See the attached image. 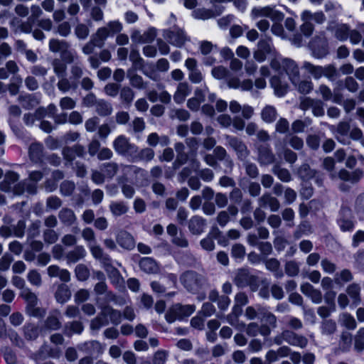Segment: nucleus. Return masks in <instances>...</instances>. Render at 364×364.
Masks as SVG:
<instances>
[{"mask_svg": "<svg viewBox=\"0 0 364 364\" xmlns=\"http://www.w3.org/2000/svg\"><path fill=\"white\" fill-rule=\"evenodd\" d=\"M116 153L124 156H133L137 152L138 147L130 141L129 138L121 134L117 136L112 142Z\"/></svg>", "mask_w": 364, "mask_h": 364, "instance_id": "f257e3e1", "label": "nucleus"}, {"mask_svg": "<svg viewBox=\"0 0 364 364\" xmlns=\"http://www.w3.org/2000/svg\"><path fill=\"white\" fill-rule=\"evenodd\" d=\"M181 282L190 292H197L205 282L204 277L193 271H187L181 274Z\"/></svg>", "mask_w": 364, "mask_h": 364, "instance_id": "f03ea898", "label": "nucleus"}, {"mask_svg": "<svg viewBox=\"0 0 364 364\" xmlns=\"http://www.w3.org/2000/svg\"><path fill=\"white\" fill-rule=\"evenodd\" d=\"M270 65L273 70L281 73L284 72L288 75L289 80L293 84L294 83L296 64L293 60L284 58H275L271 61Z\"/></svg>", "mask_w": 364, "mask_h": 364, "instance_id": "7ed1b4c3", "label": "nucleus"}, {"mask_svg": "<svg viewBox=\"0 0 364 364\" xmlns=\"http://www.w3.org/2000/svg\"><path fill=\"white\" fill-rule=\"evenodd\" d=\"M336 292L328 291L324 294V301L327 306H321L317 309L318 315L323 319H328L331 313L336 311Z\"/></svg>", "mask_w": 364, "mask_h": 364, "instance_id": "20e7f679", "label": "nucleus"}, {"mask_svg": "<svg viewBox=\"0 0 364 364\" xmlns=\"http://www.w3.org/2000/svg\"><path fill=\"white\" fill-rule=\"evenodd\" d=\"M251 16L255 19L267 17L271 18L272 21H280L283 17L280 12L275 10L274 7L269 6L253 8L251 11Z\"/></svg>", "mask_w": 364, "mask_h": 364, "instance_id": "39448f33", "label": "nucleus"}, {"mask_svg": "<svg viewBox=\"0 0 364 364\" xmlns=\"http://www.w3.org/2000/svg\"><path fill=\"white\" fill-rule=\"evenodd\" d=\"M20 296L27 302L28 312L30 315L33 316H41V309L34 308L38 303V298L35 293L27 287L21 290Z\"/></svg>", "mask_w": 364, "mask_h": 364, "instance_id": "423d86ee", "label": "nucleus"}, {"mask_svg": "<svg viewBox=\"0 0 364 364\" xmlns=\"http://www.w3.org/2000/svg\"><path fill=\"white\" fill-rule=\"evenodd\" d=\"M235 282L238 287L250 286L252 290L257 287V277L250 274L247 269H240L235 278Z\"/></svg>", "mask_w": 364, "mask_h": 364, "instance_id": "0eeeda50", "label": "nucleus"}, {"mask_svg": "<svg viewBox=\"0 0 364 364\" xmlns=\"http://www.w3.org/2000/svg\"><path fill=\"white\" fill-rule=\"evenodd\" d=\"M164 38L173 46L181 47L184 45L188 38L184 31L178 28H174L172 30L165 32Z\"/></svg>", "mask_w": 364, "mask_h": 364, "instance_id": "6e6552de", "label": "nucleus"}, {"mask_svg": "<svg viewBox=\"0 0 364 364\" xmlns=\"http://www.w3.org/2000/svg\"><path fill=\"white\" fill-rule=\"evenodd\" d=\"M341 230L343 232H350L354 228V223L352 220V213L349 208L342 207L340 210V218L338 220Z\"/></svg>", "mask_w": 364, "mask_h": 364, "instance_id": "1a4fd4ad", "label": "nucleus"}, {"mask_svg": "<svg viewBox=\"0 0 364 364\" xmlns=\"http://www.w3.org/2000/svg\"><path fill=\"white\" fill-rule=\"evenodd\" d=\"M116 242L123 249L133 250L136 242L131 233L124 230H119L116 234Z\"/></svg>", "mask_w": 364, "mask_h": 364, "instance_id": "9d476101", "label": "nucleus"}, {"mask_svg": "<svg viewBox=\"0 0 364 364\" xmlns=\"http://www.w3.org/2000/svg\"><path fill=\"white\" fill-rule=\"evenodd\" d=\"M226 139L228 145L237 152L240 159H243L248 156L247 148L241 139L230 136H227Z\"/></svg>", "mask_w": 364, "mask_h": 364, "instance_id": "9b49d317", "label": "nucleus"}, {"mask_svg": "<svg viewBox=\"0 0 364 364\" xmlns=\"http://www.w3.org/2000/svg\"><path fill=\"white\" fill-rule=\"evenodd\" d=\"M301 291L307 297L310 298L312 302L320 304L323 299V295L320 290L315 289L309 283H304L301 285Z\"/></svg>", "mask_w": 364, "mask_h": 364, "instance_id": "f8f14e48", "label": "nucleus"}, {"mask_svg": "<svg viewBox=\"0 0 364 364\" xmlns=\"http://www.w3.org/2000/svg\"><path fill=\"white\" fill-rule=\"evenodd\" d=\"M206 221L200 216H193L188 221V229L193 235H200L205 229Z\"/></svg>", "mask_w": 364, "mask_h": 364, "instance_id": "ddd939ff", "label": "nucleus"}, {"mask_svg": "<svg viewBox=\"0 0 364 364\" xmlns=\"http://www.w3.org/2000/svg\"><path fill=\"white\" fill-rule=\"evenodd\" d=\"M238 213V209L235 205H230L226 210L219 212L216 220L220 226L225 227L230 220V216H236Z\"/></svg>", "mask_w": 364, "mask_h": 364, "instance_id": "4468645a", "label": "nucleus"}, {"mask_svg": "<svg viewBox=\"0 0 364 364\" xmlns=\"http://www.w3.org/2000/svg\"><path fill=\"white\" fill-rule=\"evenodd\" d=\"M50 277H58L62 282H68L70 280V273L65 269H61L58 265H50L47 268Z\"/></svg>", "mask_w": 364, "mask_h": 364, "instance_id": "2eb2a0df", "label": "nucleus"}, {"mask_svg": "<svg viewBox=\"0 0 364 364\" xmlns=\"http://www.w3.org/2000/svg\"><path fill=\"white\" fill-rule=\"evenodd\" d=\"M191 92V89L187 82H180L173 95V100L177 104L183 103Z\"/></svg>", "mask_w": 364, "mask_h": 364, "instance_id": "dca6fc26", "label": "nucleus"}, {"mask_svg": "<svg viewBox=\"0 0 364 364\" xmlns=\"http://www.w3.org/2000/svg\"><path fill=\"white\" fill-rule=\"evenodd\" d=\"M79 348L90 355H100L103 352V346L97 341L85 342L82 343Z\"/></svg>", "mask_w": 364, "mask_h": 364, "instance_id": "f3484780", "label": "nucleus"}, {"mask_svg": "<svg viewBox=\"0 0 364 364\" xmlns=\"http://www.w3.org/2000/svg\"><path fill=\"white\" fill-rule=\"evenodd\" d=\"M270 84L274 90V93L279 97L284 96L289 90L287 83L283 82L279 77H272L270 80Z\"/></svg>", "mask_w": 364, "mask_h": 364, "instance_id": "a211bd4d", "label": "nucleus"}, {"mask_svg": "<svg viewBox=\"0 0 364 364\" xmlns=\"http://www.w3.org/2000/svg\"><path fill=\"white\" fill-rule=\"evenodd\" d=\"M139 267L142 271L148 274H156L159 271L158 264L151 257L142 258L139 262Z\"/></svg>", "mask_w": 364, "mask_h": 364, "instance_id": "6ab92c4d", "label": "nucleus"}, {"mask_svg": "<svg viewBox=\"0 0 364 364\" xmlns=\"http://www.w3.org/2000/svg\"><path fill=\"white\" fill-rule=\"evenodd\" d=\"M109 209L112 216L117 218L128 213L129 208L124 201H112L109 205Z\"/></svg>", "mask_w": 364, "mask_h": 364, "instance_id": "aec40b11", "label": "nucleus"}, {"mask_svg": "<svg viewBox=\"0 0 364 364\" xmlns=\"http://www.w3.org/2000/svg\"><path fill=\"white\" fill-rule=\"evenodd\" d=\"M146 143L151 147H155L158 144L166 146L169 144L170 139L166 135L159 136L157 133L153 132L147 136Z\"/></svg>", "mask_w": 364, "mask_h": 364, "instance_id": "412c9836", "label": "nucleus"}, {"mask_svg": "<svg viewBox=\"0 0 364 364\" xmlns=\"http://www.w3.org/2000/svg\"><path fill=\"white\" fill-rule=\"evenodd\" d=\"M71 297V291L68 285L65 284H58L55 293V298L60 304H65Z\"/></svg>", "mask_w": 364, "mask_h": 364, "instance_id": "4be33fe9", "label": "nucleus"}, {"mask_svg": "<svg viewBox=\"0 0 364 364\" xmlns=\"http://www.w3.org/2000/svg\"><path fill=\"white\" fill-rule=\"evenodd\" d=\"M205 101V93L202 90H196L194 97L190 98L187 102V107L192 111H198L200 104Z\"/></svg>", "mask_w": 364, "mask_h": 364, "instance_id": "5701e85b", "label": "nucleus"}, {"mask_svg": "<svg viewBox=\"0 0 364 364\" xmlns=\"http://www.w3.org/2000/svg\"><path fill=\"white\" fill-rule=\"evenodd\" d=\"M86 250L82 246H76L73 250L69 251L66 255L68 263H76L86 256Z\"/></svg>", "mask_w": 364, "mask_h": 364, "instance_id": "b1692460", "label": "nucleus"}, {"mask_svg": "<svg viewBox=\"0 0 364 364\" xmlns=\"http://www.w3.org/2000/svg\"><path fill=\"white\" fill-rule=\"evenodd\" d=\"M102 308V314L109 318L112 323L118 325L122 321V314L119 311L114 309L112 306L107 305Z\"/></svg>", "mask_w": 364, "mask_h": 364, "instance_id": "393cba45", "label": "nucleus"}, {"mask_svg": "<svg viewBox=\"0 0 364 364\" xmlns=\"http://www.w3.org/2000/svg\"><path fill=\"white\" fill-rule=\"evenodd\" d=\"M11 25L14 26L15 32L30 33L32 31L33 21L28 18L26 21H21L14 18L11 21Z\"/></svg>", "mask_w": 364, "mask_h": 364, "instance_id": "a878e982", "label": "nucleus"}, {"mask_svg": "<svg viewBox=\"0 0 364 364\" xmlns=\"http://www.w3.org/2000/svg\"><path fill=\"white\" fill-rule=\"evenodd\" d=\"M58 218L60 222L66 226L72 225L76 220V216L73 210L67 208L60 210Z\"/></svg>", "mask_w": 364, "mask_h": 364, "instance_id": "bb28decb", "label": "nucleus"}, {"mask_svg": "<svg viewBox=\"0 0 364 364\" xmlns=\"http://www.w3.org/2000/svg\"><path fill=\"white\" fill-rule=\"evenodd\" d=\"M155 156L154 151L151 147H145L132 156L133 161H143L146 162L151 161Z\"/></svg>", "mask_w": 364, "mask_h": 364, "instance_id": "cd10ccee", "label": "nucleus"}, {"mask_svg": "<svg viewBox=\"0 0 364 364\" xmlns=\"http://www.w3.org/2000/svg\"><path fill=\"white\" fill-rule=\"evenodd\" d=\"M259 204L261 207L269 206L272 211H277L279 208V202L269 194H264L259 199Z\"/></svg>", "mask_w": 364, "mask_h": 364, "instance_id": "c85d7f7f", "label": "nucleus"}, {"mask_svg": "<svg viewBox=\"0 0 364 364\" xmlns=\"http://www.w3.org/2000/svg\"><path fill=\"white\" fill-rule=\"evenodd\" d=\"M109 35L105 26L99 28L96 33L92 36V42L97 48H102L104 46L105 41Z\"/></svg>", "mask_w": 364, "mask_h": 364, "instance_id": "c756f323", "label": "nucleus"}, {"mask_svg": "<svg viewBox=\"0 0 364 364\" xmlns=\"http://www.w3.org/2000/svg\"><path fill=\"white\" fill-rule=\"evenodd\" d=\"M120 168L125 178L132 177L134 175H139L141 177H145L146 174L145 170L133 165L122 164Z\"/></svg>", "mask_w": 364, "mask_h": 364, "instance_id": "7c9ffc66", "label": "nucleus"}, {"mask_svg": "<svg viewBox=\"0 0 364 364\" xmlns=\"http://www.w3.org/2000/svg\"><path fill=\"white\" fill-rule=\"evenodd\" d=\"M19 179V176L13 171L6 173L4 181L0 184V188L3 191L8 192L11 189L14 185Z\"/></svg>", "mask_w": 364, "mask_h": 364, "instance_id": "2f4dec72", "label": "nucleus"}, {"mask_svg": "<svg viewBox=\"0 0 364 364\" xmlns=\"http://www.w3.org/2000/svg\"><path fill=\"white\" fill-rule=\"evenodd\" d=\"M221 232L218 228H215L211 232H210L206 237L200 241V245L202 247L207 251H212L215 248V243L213 242V237H216L218 235H220Z\"/></svg>", "mask_w": 364, "mask_h": 364, "instance_id": "473e14b6", "label": "nucleus"}, {"mask_svg": "<svg viewBox=\"0 0 364 364\" xmlns=\"http://www.w3.org/2000/svg\"><path fill=\"white\" fill-rule=\"evenodd\" d=\"M275 157L271 150L266 146H262L259 149V161L264 165H269L274 161Z\"/></svg>", "mask_w": 364, "mask_h": 364, "instance_id": "72a5a7b5", "label": "nucleus"}, {"mask_svg": "<svg viewBox=\"0 0 364 364\" xmlns=\"http://www.w3.org/2000/svg\"><path fill=\"white\" fill-rule=\"evenodd\" d=\"M277 117V112L274 107L266 105L261 112V118L266 123H272Z\"/></svg>", "mask_w": 364, "mask_h": 364, "instance_id": "f704fd0d", "label": "nucleus"}, {"mask_svg": "<svg viewBox=\"0 0 364 364\" xmlns=\"http://www.w3.org/2000/svg\"><path fill=\"white\" fill-rule=\"evenodd\" d=\"M112 110L113 109L112 105L102 99H100L99 102H97V104L95 106V112L102 117L110 115L112 112Z\"/></svg>", "mask_w": 364, "mask_h": 364, "instance_id": "c9c22d12", "label": "nucleus"}, {"mask_svg": "<svg viewBox=\"0 0 364 364\" xmlns=\"http://www.w3.org/2000/svg\"><path fill=\"white\" fill-rule=\"evenodd\" d=\"M354 213L360 220L364 219V193L359 194L355 199L353 205Z\"/></svg>", "mask_w": 364, "mask_h": 364, "instance_id": "e433bc0d", "label": "nucleus"}, {"mask_svg": "<svg viewBox=\"0 0 364 364\" xmlns=\"http://www.w3.org/2000/svg\"><path fill=\"white\" fill-rule=\"evenodd\" d=\"M109 324V318H106L105 314H102V308L100 314L94 318L90 322V329L92 331H98L102 326Z\"/></svg>", "mask_w": 364, "mask_h": 364, "instance_id": "4c0bfd02", "label": "nucleus"}, {"mask_svg": "<svg viewBox=\"0 0 364 364\" xmlns=\"http://www.w3.org/2000/svg\"><path fill=\"white\" fill-rule=\"evenodd\" d=\"M70 48V44L63 40L53 38L49 41V49L53 53H62L66 48Z\"/></svg>", "mask_w": 364, "mask_h": 364, "instance_id": "58836bf2", "label": "nucleus"}, {"mask_svg": "<svg viewBox=\"0 0 364 364\" xmlns=\"http://www.w3.org/2000/svg\"><path fill=\"white\" fill-rule=\"evenodd\" d=\"M57 87L63 92H67L71 89H76L77 83L73 82L70 78H68L67 76H65L59 77Z\"/></svg>", "mask_w": 364, "mask_h": 364, "instance_id": "ea45409f", "label": "nucleus"}, {"mask_svg": "<svg viewBox=\"0 0 364 364\" xmlns=\"http://www.w3.org/2000/svg\"><path fill=\"white\" fill-rule=\"evenodd\" d=\"M346 292L348 296L352 299L353 303L357 306L361 301L360 298V287L357 284H350L347 289Z\"/></svg>", "mask_w": 364, "mask_h": 364, "instance_id": "a19ab883", "label": "nucleus"}, {"mask_svg": "<svg viewBox=\"0 0 364 364\" xmlns=\"http://www.w3.org/2000/svg\"><path fill=\"white\" fill-rule=\"evenodd\" d=\"M173 310L176 311L178 317L179 318L180 320L184 317L189 316L191 314L194 312L196 308L193 305L183 306L180 304H176L173 305Z\"/></svg>", "mask_w": 364, "mask_h": 364, "instance_id": "79ce46f5", "label": "nucleus"}, {"mask_svg": "<svg viewBox=\"0 0 364 364\" xmlns=\"http://www.w3.org/2000/svg\"><path fill=\"white\" fill-rule=\"evenodd\" d=\"M51 65L54 73L58 78L67 76V65L62 60L59 58H55L52 61Z\"/></svg>", "mask_w": 364, "mask_h": 364, "instance_id": "37998d69", "label": "nucleus"}, {"mask_svg": "<svg viewBox=\"0 0 364 364\" xmlns=\"http://www.w3.org/2000/svg\"><path fill=\"white\" fill-rule=\"evenodd\" d=\"M301 18L302 21L314 20L317 23H322L326 21V16L322 11L312 14L309 11H304L301 14Z\"/></svg>", "mask_w": 364, "mask_h": 364, "instance_id": "c03bdc74", "label": "nucleus"}, {"mask_svg": "<svg viewBox=\"0 0 364 364\" xmlns=\"http://www.w3.org/2000/svg\"><path fill=\"white\" fill-rule=\"evenodd\" d=\"M295 126L296 121L290 124L289 122L286 118L281 117L275 124V130L280 134H287L289 131L290 127L294 129Z\"/></svg>", "mask_w": 364, "mask_h": 364, "instance_id": "a18cd8bd", "label": "nucleus"}, {"mask_svg": "<svg viewBox=\"0 0 364 364\" xmlns=\"http://www.w3.org/2000/svg\"><path fill=\"white\" fill-rule=\"evenodd\" d=\"M60 314V311L56 310L54 311V314L50 315L45 321V327L49 330H58L61 326L58 316Z\"/></svg>", "mask_w": 364, "mask_h": 364, "instance_id": "49530a36", "label": "nucleus"}, {"mask_svg": "<svg viewBox=\"0 0 364 364\" xmlns=\"http://www.w3.org/2000/svg\"><path fill=\"white\" fill-rule=\"evenodd\" d=\"M336 323L333 319H323L321 323V330L323 335H331L336 331Z\"/></svg>", "mask_w": 364, "mask_h": 364, "instance_id": "de8ad7c7", "label": "nucleus"}, {"mask_svg": "<svg viewBox=\"0 0 364 364\" xmlns=\"http://www.w3.org/2000/svg\"><path fill=\"white\" fill-rule=\"evenodd\" d=\"M119 97L122 103L130 105L134 98V92L129 87L125 86L120 90Z\"/></svg>", "mask_w": 364, "mask_h": 364, "instance_id": "09e8293b", "label": "nucleus"}, {"mask_svg": "<svg viewBox=\"0 0 364 364\" xmlns=\"http://www.w3.org/2000/svg\"><path fill=\"white\" fill-rule=\"evenodd\" d=\"M43 154V145L39 143H33L29 147V155L32 161H38Z\"/></svg>", "mask_w": 364, "mask_h": 364, "instance_id": "8fccbe9b", "label": "nucleus"}, {"mask_svg": "<svg viewBox=\"0 0 364 364\" xmlns=\"http://www.w3.org/2000/svg\"><path fill=\"white\" fill-rule=\"evenodd\" d=\"M70 79L78 84V80L84 74L83 66L80 63H75L70 67Z\"/></svg>", "mask_w": 364, "mask_h": 364, "instance_id": "3c124183", "label": "nucleus"}, {"mask_svg": "<svg viewBox=\"0 0 364 364\" xmlns=\"http://www.w3.org/2000/svg\"><path fill=\"white\" fill-rule=\"evenodd\" d=\"M127 77L129 79L130 84L132 87L137 89H144L146 87L143 78L140 75L133 73L132 70H128Z\"/></svg>", "mask_w": 364, "mask_h": 364, "instance_id": "603ef678", "label": "nucleus"}, {"mask_svg": "<svg viewBox=\"0 0 364 364\" xmlns=\"http://www.w3.org/2000/svg\"><path fill=\"white\" fill-rule=\"evenodd\" d=\"M248 303V297L246 294L239 292L235 296V305L233 306L234 311H238L241 313V306L246 305Z\"/></svg>", "mask_w": 364, "mask_h": 364, "instance_id": "864d4df0", "label": "nucleus"}, {"mask_svg": "<svg viewBox=\"0 0 364 364\" xmlns=\"http://www.w3.org/2000/svg\"><path fill=\"white\" fill-rule=\"evenodd\" d=\"M350 28L346 24L338 25L335 29V37L341 41H346L348 38Z\"/></svg>", "mask_w": 364, "mask_h": 364, "instance_id": "5fc2aeb1", "label": "nucleus"}, {"mask_svg": "<svg viewBox=\"0 0 364 364\" xmlns=\"http://www.w3.org/2000/svg\"><path fill=\"white\" fill-rule=\"evenodd\" d=\"M362 172L360 171L356 170L352 173H349L348 171L345 170H342L339 173V176L342 180L349 181L352 183L357 182L361 177Z\"/></svg>", "mask_w": 364, "mask_h": 364, "instance_id": "6e6d98bb", "label": "nucleus"}, {"mask_svg": "<svg viewBox=\"0 0 364 364\" xmlns=\"http://www.w3.org/2000/svg\"><path fill=\"white\" fill-rule=\"evenodd\" d=\"M339 320L341 324L348 329H355L356 328L357 323L355 318L348 313H343L340 316Z\"/></svg>", "mask_w": 364, "mask_h": 364, "instance_id": "4d7b16f0", "label": "nucleus"}, {"mask_svg": "<svg viewBox=\"0 0 364 364\" xmlns=\"http://www.w3.org/2000/svg\"><path fill=\"white\" fill-rule=\"evenodd\" d=\"M75 273L77 279L80 281H85L90 277V271L87 266L80 264L76 266Z\"/></svg>", "mask_w": 364, "mask_h": 364, "instance_id": "13d9d810", "label": "nucleus"}, {"mask_svg": "<svg viewBox=\"0 0 364 364\" xmlns=\"http://www.w3.org/2000/svg\"><path fill=\"white\" fill-rule=\"evenodd\" d=\"M192 15L195 18L203 20L208 19L215 16V14L213 11L204 8H200L194 10L192 13Z\"/></svg>", "mask_w": 364, "mask_h": 364, "instance_id": "bf43d9fd", "label": "nucleus"}, {"mask_svg": "<svg viewBox=\"0 0 364 364\" xmlns=\"http://www.w3.org/2000/svg\"><path fill=\"white\" fill-rule=\"evenodd\" d=\"M88 247L91 252L92 255L97 259H107V255L104 253L102 248L97 244V242L94 244H89Z\"/></svg>", "mask_w": 364, "mask_h": 364, "instance_id": "052dcab7", "label": "nucleus"}, {"mask_svg": "<svg viewBox=\"0 0 364 364\" xmlns=\"http://www.w3.org/2000/svg\"><path fill=\"white\" fill-rule=\"evenodd\" d=\"M119 169V166L114 162L105 163L103 164L104 174L105 176L112 178H113Z\"/></svg>", "mask_w": 364, "mask_h": 364, "instance_id": "680f3d73", "label": "nucleus"}, {"mask_svg": "<svg viewBox=\"0 0 364 364\" xmlns=\"http://www.w3.org/2000/svg\"><path fill=\"white\" fill-rule=\"evenodd\" d=\"M214 155L218 160L222 161L225 159V162L230 169H232L233 163L230 159H226L227 152L222 146H216L213 151Z\"/></svg>", "mask_w": 364, "mask_h": 364, "instance_id": "e2e57ef3", "label": "nucleus"}, {"mask_svg": "<svg viewBox=\"0 0 364 364\" xmlns=\"http://www.w3.org/2000/svg\"><path fill=\"white\" fill-rule=\"evenodd\" d=\"M27 279L31 284L40 287L42 284L41 274L36 269H31L27 274Z\"/></svg>", "mask_w": 364, "mask_h": 364, "instance_id": "0e129e2a", "label": "nucleus"}, {"mask_svg": "<svg viewBox=\"0 0 364 364\" xmlns=\"http://www.w3.org/2000/svg\"><path fill=\"white\" fill-rule=\"evenodd\" d=\"M24 334L27 339L34 340L38 336L39 329L33 324H27L24 326Z\"/></svg>", "mask_w": 364, "mask_h": 364, "instance_id": "69168bd1", "label": "nucleus"}, {"mask_svg": "<svg viewBox=\"0 0 364 364\" xmlns=\"http://www.w3.org/2000/svg\"><path fill=\"white\" fill-rule=\"evenodd\" d=\"M23 82V80L19 75H14L12 77V82L9 85V91L11 95H16L19 91V87Z\"/></svg>", "mask_w": 364, "mask_h": 364, "instance_id": "338daca9", "label": "nucleus"}, {"mask_svg": "<svg viewBox=\"0 0 364 364\" xmlns=\"http://www.w3.org/2000/svg\"><path fill=\"white\" fill-rule=\"evenodd\" d=\"M353 279V275L348 269H343L336 274L334 280L337 284L346 283Z\"/></svg>", "mask_w": 364, "mask_h": 364, "instance_id": "774afa93", "label": "nucleus"}]
</instances>
